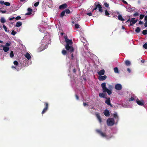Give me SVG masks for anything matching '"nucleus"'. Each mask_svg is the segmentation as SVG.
<instances>
[{"label": "nucleus", "mask_w": 147, "mask_h": 147, "mask_svg": "<svg viewBox=\"0 0 147 147\" xmlns=\"http://www.w3.org/2000/svg\"><path fill=\"white\" fill-rule=\"evenodd\" d=\"M99 2H96L95 3L94 5L95 6V7L92 10V12H93L94 10H96L98 8L99 9V11L100 13H102L103 12V10L102 9V7L101 5L99 4H98L96 5L97 3H98Z\"/></svg>", "instance_id": "nucleus-1"}, {"label": "nucleus", "mask_w": 147, "mask_h": 147, "mask_svg": "<svg viewBox=\"0 0 147 147\" xmlns=\"http://www.w3.org/2000/svg\"><path fill=\"white\" fill-rule=\"evenodd\" d=\"M115 123V120L113 118H109L107 120V123L108 125L109 126H112Z\"/></svg>", "instance_id": "nucleus-2"}, {"label": "nucleus", "mask_w": 147, "mask_h": 147, "mask_svg": "<svg viewBox=\"0 0 147 147\" xmlns=\"http://www.w3.org/2000/svg\"><path fill=\"white\" fill-rule=\"evenodd\" d=\"M65 48L66 50L70 53H72L74 51V49L71 45H65Z\"/></svg>", "instance_id": "nucleus-3"}, {"label": "nucleus", "mask_w": 147, "mask_h": 147, "mask_svg": "<svg viewBox=\"0 0 147 147\" xmlns=\"http://www.w3.org/2000/svg\"><path fill=\"white\" fill-rule=\"evenodd\" d=\"M65 42L66 43L65 45H71L73 43V42L72 40H69L67 38V36L65 37Z\"/></svg>", "instance_id": "nucleus-4"}, {"label": "nucleus", "mask_w": 147, "mask_h": 147, "mask_svg": "<svg viewBox=\"0 0 147 147\" xmlns=\"http://www.w3.org/2000/svg\"><path fill=\"white\" fill-rule=\"evenodd\" d=\"M96 132L99 134L102 137H106L107 136L106 134L102 132L100 130L97 129L96 130Z\"/></svg>", "instance_id": "nucleus-5"}, {"label": "nucleus", "mask_w": 147, "mask_h": 147, "mask_svg": "<svg viewBox=\"0 0 147 147\" xmlns=\"http://www.w3.org/2000/svg\"><path fill=\"white\" fill-rule=\"evenodd\" d=\"M44 103V105L45 106V107L43 109V110L42 112V114H43L45 113L46 112V111H47V110H48V103H47V102H45Z\"/></svg>", "instance_id": "nucleus-6"}, {"label": "nucleus", "mask_w": 147, "mask_h": 147, "mask_svg": "<svg viewBox=\"0 0 147 147\" xmlns=\"http://www.w3.org/2000/svg\"><path fill=\"white\" fill-rule=\"evenodd\" d=\"M107 99L105 101V103L107 104L108 105L110 106L111 107H113V105L110 103V98L108 97V98H106Z\"/></svg>", "instance_id": "nucleus-7"}, {"label": "nucleus", "mask_w": 147, "mask_h": 147, "mask_svg": "<svg viewBox=\"0 0 147 147\" xmlns=\"http://www.w3.org/2000/svg\"><path fill=\"white\" fill-rule=\"evenodd\" d=\"M115 88L117 90H120L122 89V86L120 84H117L115 85Z\"/></svg>", "instance_id": "nucleus-8"}, {"label": "nucleus", "mask_w": 147, "mask_h": 147, "mask_svg": "<svg viewBox=\"0 0 147 147\" xmlns=\"http://www.w3.org/2000/svg\"><path fill=\"white\" fill-rule=\"evenodd\" d=\"M95 115L99 122L101 123L102 122V119L100 117V114L98 113H95Z\"/></svg>", "instance_id": "nucleus-9"}, {"label": "nucleus", "mask_w": 147, "mask_h": 147, "mask_svg": "<svg viewBox=\"0 0 147 147\" xmlns=\"http://www.w3.org/2000/svg\"><path fill=\"white\" fill-rule=\"evenodd\" d=\"M107 78V76L106 75L102 76H99L98 78V80L100 81H103L105 80Z\"/></svg>", "instance_id": "nucleus-10"}, {"label": "nucleus", "mask_w": 147, "mask_h": 147, "mask_svg": "<svg viewBox=\"0 0 147 147\" xmlns=\"http://www.w3.org/2000/svg\"><path fill=\"white\" fill-rule=\"evenodd\" d=\"M103 92H107L109 95H110L112 93V90H109L107 88L105 89V90H104L103 91Z\"/></svg>", "instance_id": "nucleus-11"}, {"label": "nucleus", "mask_w": 147, "mask_h": 147, "mask_svg": "<svg viewBox=\"0 0 147 147\" xmlns=\"http://www.w3.org/2000/svg\"><path fill=\"white\" fill-rule=\"evenodd\" d=\"M103 92H107L109 95H110L112 93V90H109L107 88L105 89V90H104L103 91Z\"/></svg>", "instance_id": "nucleus-12"}, {"label": "nucleus", "mask_w": 147, "mask_h": 147, "mask_svg": "<svg viewBox=\"0 0 147 147\" xmlns=\"http://www.w3.org/2000/svg\"><path fill=\"white\" fill-rule=\"evenodd\" d=\"M104 114L106 117L109 116L110 115L109 111L108 109H105L104 112Z\"/></svg>", "instance_id": "nucleus-13"}, {"label": "nucleus", "mask_w": 147, "mask_h": 147, "mask_svg": "<svg viewBox=\"0 0 147 147\" xmlns=\"http://www.w3.org/2000/svg\"><path fill=\"white\" fill-rule=\"evenodd\" d=\"M67 7V5L66 3H64L59 6V8L60 9H64Z\"/></svg>", "instance_id": "nucleus-14"}, {"label": "nucleus", "mask_w": 147, "mask_h": 147, "mask_svg": "<svg viewBox=\"0 0 147 147\" xmlns=\"http://www.w3.org/2000/svg\"><path fill=\"white\" fill-rule=\"evenodd\" d=\"M137 103L139 105L141 106L144 105V102L143 100L140 101L137 99L136 100Z\"/></svg>", "instance_id": "nucleus-15"}, {"label": "nucleus", "mask_w": 147, "mask_h": 147, "mask_svg": "<svg viewBox=\"0 0 147 147\" xmlns=\"http://www.w3.org/2000/svg\"><path fill=\"white\" fill-rule=\"evenodd\" d=\"M105 72V71L104 69H102L100 71L98 72V74L100 76L103 75Z\"/></svg>", "instance_id": "nucleus-16"}, {"label": "nucleus", "mask_w": 147, "mask_h": 147, "mask_svg": "<svg viewBox=\"0 0 147 147\" xmlns=\"http://www.w3.org/2000/svg\"><path fill=\"white\" fill-rule=\"evenodd\" d=\"M28 12L26 13L25 14L26 15H30L32 14V10L30 8H28Z\"/></svg>", "instance_id": "nucleus-17"}, {"label": "nucleus", "mask_w": 147, "mask_h": 147, "mask_svg": "<svg viewBox=\"0 0 147 147\" xmlns=\"http://www.w3.org/2000/svg\"><path fill=\"white\" fill-rule=\"evenodd\" d=\"M25 56L27 59H28L29 60L31 58V57L30 54L28 53H27L25 55Z\"/></svg>", "instance_id": "nucleus-18"}, {"label": "nucleus", "mask_w": 147, "mask_h": 147, "mask_svg": "<svg viewBox=\"0 0 147 147\" xmlns=\"http://www.w3.org/2000/svg\"><path fill=\"white\" fill-rule=\"evenodd\" d=\"M101 87L102 88L103 91L104 90L106 89L107 88L106 87V83L105 82L101 84Z\"/></svg>", "instance_id": "nucleus-19"}, {"label": "nucleus", "mask_w": 147, "mask_h": 147, "mask_svg": "<svg viewBox=\"0 0 147 147\" xmlns=\"http://www.w3.org/2000/svg\"><path fill=\"white\" fill-rule=\"evenodd\" d=\"M3 50L5 52H7L9 50V47L4 46H3Z\"/></svg>", "instance_id": "nucleus-20"}, {"label": "nucleus", "mask_w": 147, "mask_h": 147, "mask_svg": "<svg viewBox=\"0 0 147 147\" xmlns=\"http://www.w3.org/2000/svg\"><path fill=\"white\" fill-rule=\"evenodd\" d=\"M22 24L21 22L20 21L17 22L16 23V26L18 27H19L22 25Z\"/></svg>", "instance_id": "nucleus-21"}, {"label": "nucleus", "mask_w": 147, "mask_h": 147, "mask_svg": "<svg viewBox=\"0 0 147 147\" xmlns=\"http://www.w3.org/2000/svg\"><path fill=\"white\" fill-rule=\"evenodd\" d=\"M118 18L119 20L121 21H123L125 20L123 18L122 16L121 15L119 14L118 16Z\"/></svg>", "instance_id": "nucleus-22"}, {"label": "nucleus", "mask_w": 147, "mask_h": 147, "mask_svg": "<svg viewBox=\"0 0 147 147\" xmlns=\"http://www.w3.org/2000/svg\"><path fill=\"white\" fill-rule=\"evenodd\" d=\"M125 62V65L127 66H129L131 65L130 62L128 60H126Z\"/></svg>", "instance_id": "nucleus-23"}, {"label": "nucleus", "mask_w": 147, "mask_h": 147, "mask_svg": "<svg viewBox=\"0 0 147 147\" xmlns=\"http://www.w3.org/2000/svg\"><path fill=\"white\" fill-rule=\"evenodd\" d=\"M99 96L101 98H104L105 97V94L103 93H99Z\"/></svg>", "instance_id": "nucleus-24"}, {"label": "nucleus", "mask_w": 147, "mask_h": 147, "mask_svg": "<svg viewBox=\"0 0 147 147\" xmlns=\"http://www.w3.org/2000/svg\"><path fill=\"white\" fill-rule=\"evenodd\" d=\"M135 19V18H132L131 20L130 21V22L133 23V24H135L137 21V20H136Z\"/></svg>", "instance_id": "nucleus-25"}, {"label": "nucleus", "mask_w": 147, "mask_h": 147, "mask_svg": "<svg viewBox=\"0 0 147 147\" xmlns=\"http://www.w3.org/2000/svg\"><path fill=\"white\" fill-rule=\"evenodd\" d=\"M1 22L2 23H4L6 22V20L5 18L3 17H2L0 19Z\"/></svg>", "instance_id": "nucleus-26"}, {"label": "nucleus", "mask_w": 147, "mask_h": 147, "mask_svg": "<svg viewBox=\"0 0 147 147\" xmlns=\"http://www.w3.org/2000/svg\"><path fill=\"white\" fill-rule=\"evenodd\" d=\"M140 31V29L139 27H137L135 30V32L137 33H139Z\"/></svg>", "instance_id": "nucleus-27"}, {"label": "nucleus", "mask_w": 147, "mask_h": 147, "mask_svg": "<svg viewBox=\"0 0 147 147\" xmlns=\"http://www.w3.org/2000/svg\"><path fill=\"white\" fill-rule=\"evenodd\" d=\"M114 71L116 73H119L118 68L117 67H115L114 68Z\"/></svg>", "instance_id": "nucleus-28"}, {"label": "nucleus", "mask_w": 147, "mask_h": 147, "mask_svg": "<svg viewBox=\"0 0 147 147\" xmlns=\"http://www.w3.org/2000/svg\"><path fill=\"white\" fill-rule=\"evenodd\" d=\"M65 13V11H62L60 14V16L61 17H63Z\"/></svg>", "instance_id": "nucleus-29"}, {"label": "nucleus", "mask_w": 147, "mask_h": 147, "mask_svg": "<svg viewBox=\"0 0 147 147\" xmlns=\"http://www.w3.org/2000/svg\"><path fill=\"white\" fill-rule=\"evenodd\" d=\"M62 53L63 55H65L67 54V52L65 50H63L62 51Z\"/></svg>", "instance_id": "nucleus-30"}, {"label": "nucleus", "mask_w": 147, "mask_h": 147, "mask_svg": "<svg viewBox=\"0 0 147 147\" xmlns=\"http://www.w3.org/2000/svg\"><path fill=\"white\" fill-rule=\"evenodd\" d=\"M64 11L67 13L69 14L70 13V10L68 9H66Z\"/></svg>", "instance_id": "nucleus-31"}, {"label": "nucleus", "mask_w": 147, "mask_h": 147, "mask_svg": "<svg viewBox=\"0 0 147 147\" xmlns=\"http://www.w3.org/2000/svg\"><path fill=\"white\" fill-rule=\"evenodd\" d=\"M113 117L115 118H117V119L118 118V116L117 114L116 113H115L114 114Z\"/></svg>", "instance_id": "nucleus-32"}, {"label": "nucleus", "mask_w": 147, "mask_h": 147, "mask_svg": "<svg viewBox=\"0 0 147 147\" xmlns=\"http://www.w3.org/2000/svg\"><path fill=\"white\" fill-rule=\"evenodd\" d=\"M10 56L11 57H13L14 56V54L13 52L12 51H11L10 52Z\"/></svg>", "instance_id": "nucleus-33"}, {"label": "nucleus", "mask_w": 147, "mask_h": 147, "mask_svg": "<svg viewBox=\"0 0 147 147\" xmlns=\"http://www.w3.org/2000/svg\"><path fill=\"white\" fill-rule=\"evenodd\" d=\"M105 14L106 16H108L110 15V13H109L107 10H106L105 11Z\"/></svg>", "instance_id": "nucleus-34"}, {"label": "nucleus", "mask_w": 147, "mask_h": 147, "mask_svg": "<svg viewBox=\"0 0 147 147\" xmlns=\"http://www.w3.org/2000/svg\"><path fill=\"white\" fill-rule=\"evenodd\" d=\"M3 27L5 31L6 32H7L8 30L7 27L5 25H3Z\"/></svg>", "instance_id": "nucleus-35"}, {"label": "nucleus", "mask_w": 147, "mask_h": 147, "mask_svg": "<svg viewBox=\"0 0 147 147\" xmlns=\"http://www.w3.org/2000/svg\"><path fill=\"white\" fill-rule=\"evenodd\" d=\"M39 1H38L34 4V5L35 7H37L39 4Z\"/></svg>", "instance_id": "nucleus-36"}, {"label": "nucleus", "mask_w": 147, "mask_h": 147, "mask_svg": "<svg viewBox=\"0 0 147 147\" xmlns=\"http://www.w3.org/2000/svg\"><path fill=\"white\" fill-rule=\"evenodd\" d=\"M142 34L144 35H146L147 34V31L146 30H144L142 31Z\"/></svg>", "instance_id": "nucleus-37"}, {"label": "nucleus", "mask_w": 147, "mask_h": 147, "mask_svg": "<svg viewBox=\"0 0 147 147\" xmlns=\"http://www.w3.org/2000/svg\"><path fill=\"white\" fill-rule=\"evenodd\" d=\"M4 5L6 6H9L10 5V4L9 2H5Z\"/></svg>", "instance_id": "nucleus-38"}, {"label": "nucleus", "mask_w": 147, "mask_h": 147, "mask_svg": "<svg viewBox=\"0 0 147 147\" xmlns=\"http://www.w3.org/2000/svg\"><path fill=\"white\" fill-rule=\"evenodd\" d=\"M143 47L144 48L147 49V43H145L143 45Z\"/></svg>", "instance_id": "nucleus-39"}, {"label": "nucleus", "mask_w": 147, "mask_h": 147, "mask_svg": "<svg viewBox=\"0 0 147 147\" xmlns=\"http://www.w3.org/2000/svg\"><path fill=\"white\" fill-rule=\"evenodd\" d=\"M144 15L140 14V19H141V20L144 17Z\"/></svg>", "instance_id": "nucleus-40"}, {"label": "nucleus", "mask_w": 147, "mask_h": 147, "mask_svg": "<svg viewBox=\"0 0 147 147\" xmlns=\"http://www.w3.org/2000/svg\"><path fill=\"white\" fill-rule=\"evenodd\" d=\"M13 64L15 65H18V63L17 61H15L13 62Z\"/></svg>", "instance_id": "nucleus-41"}, {"label": "nucleus", "mask_w": 147, "mask_h": 147, "mask_svg": "<svg viewBox=\"0 0 147 147\" xmlns=\"http://www.w3.org/2000/svg\"><path fill=\"white\" fill-rule=\"evenodd\" d=\"M134 100V98L133 97H131L129 99V101H131Z\"/></svg>", "instance_id": "nucleus-42"}, {"label": "nucleus", "mask_w": 147, "mask_h": 147, "mask_svg": "<svg viewBox=\"0 0 147 147\" xmlns=\"http://www.w3.org/2000/svg\"><path fill=\"white\" fill-rule=\"evenodd\" d=\"M16 33V32L14 30H13L11 33V34L13 35H15Z\"/></svg>", "instance_id": "nucleus-43"}, {"label": "nucleus", "mask_w": 147, "mask_h": 147, "mask_svg": "<svg viewBox=\"0 0 147 147\" xmlns=\"http://www.w3.org/2000/svg\"><path fill=\"white\" fill-rule=\"evenodd\" d=\"M104 5L105 7H108L109 6V4L106 2L105 3Z\"/></svg>", "instance_id": "nucleus-44"}, {"label": "nucleus", "mask_w": 147, "mask_h": 147, "mask_svg": "<svg viewBox=\"0 0 147 147\" xmlns=\"http://www.w3.org/2000/svg\"><path fill=\"white\" fill-rule=\"evenodd\" d=\"M75 28H79V25L78 24H76L75 25Z\"/></svg>", "instance_id": "nucleus-45"}, {"label": "nucleus", "mask_w": 147, "mask_h": 147, "mask_svg": "<svg viewBox=\"0 0 147 147\" xmlns=\"http://www.w3.org/2000/svg\"><path fill=\"white\" fill-rule=\"evenodd\" d=\"M5 2L3 1H0V4H1L2 5H3L4 4Z\"/></svg>", "instance_id": "nucleus-46"}, {"label": "nucleus", "mask_w": 147, "mask_h": 147, "mask_svg": "<svg viewBox=\"0 0 147 147\" xmlns=\"http://www.w3.org/2000/svg\"><path fill=\"white\" fill-rule=\"evenodd\" d=\"M21 17L20 16H18L15 18V19L16 20H19L21 19Z\"/></svg>", "instance_id": "nucleus-47"}, {"label": "nucleus", "mask_w": 147, "mask_h": 147, "mask_svg": "<svg viewBox=\"0 0 147 147\" xmlns=\"http://www.w3.org/2000/svg\"><path fill=\"white\" fill-rule=\"evenodd\" d=\"M10 44L8 42H7L5 44V47H9L10 46Z\"/></svg>", "instance_id": "nucleus-48"}, {"label": "nucleus", "mask_w": 147, "mask_h": 147, "mask_svg": "<svg viewBox=\"0 0 147 147\" xmlns=\"http://www.w3.org/2000/svg\"><path fill=\"white\" fill-rule=\"evenodd\" d=\"M139 15V13H138L136 12V13H134V14L133 15L135 16H138Z\"/></svg>", "instance_id": "nucleus-49"}, {"label": "nucleus", "mask_w": 147, "mask_h": 147, "mask_svg": "<svg viewBox=\"0 0 147 147\" xmlns=\"http://www.w3.org/2000/svg\"><path fill=\"white\" fill-rule=\"evenodd\" d=\"M0 12L1 13H5L6 12V10H0Z\"/></svg>", "instance_id": "nucleus-50"}, {"label": "nucleus", "mask_w": 147, "mask_h": 147, "mask_svg": "<svg viewBox=\"0 0 147 147\" xmlns=\"http://www.w3.org/2000/svg\"><path fill=\"white\" fill-rule=\"evenodd\" d=\"M87 14L89 16H90L92 15V13L91 12L88 13H87Z\"/></svg>", "instance_id": "nucleus-51"}, {"label": "nucleus", "mask_w": 147, "mask_h": 147, "mask_svg": "<svg viewBox=\"0 0 147 147\" xmlns=\"http://www.w3.org/2000/svg\"><path fill=\"white\" fill-rule=\"evenodd\" d=\"M75 97H76V99L77 100H78L79 99V96H78L77 95V94H76L75 95Z\"/></svg>", "instance_id": "nucleus-52"}, {"label": "nucleus", "mask_w": 147, "mask_h": 147, "mask_svg": "<svg viewBox=\"0 0 147 147\" xmlns=\"http://www.w3.org/2000/svg\"><path fill=\"white\" fill-rule=\"evenodd\" d=\"M144 26L145 27H147V21H146L145 23H144Z\"/></svg>", "instance_id": "nucleus-53"}, {"label": "nucleus", "mask_w": 147, "mask_h": 147, "mask_svg": "<svg viewBox=\"0 0 147 147\" xmlns=\"http://www.w3.org/2000/svg\"><path fill=\"white\" fill-rule=\"evenodd\" d=\"M123 2L125 4H128L127 3L126 1H125L123 0Z\"/></svg>", "instance_id": "nucleus-54"}, {"label": "nucleus", "mask_w": 147, "mask_h": 147, "mask_svg": "<svg viewBox=\"0 0 147 147\" xmlns=\"http://www.w3.org/2000/svg\"><path fill=\"white\" fill-rule=\"evenodd\" d=\"M76 71V70L75 68H74L73 69V72L74 73H75Z\"/></svg>", "instance_id": "nucleus-55"}, {"label": "nucleus", "mask_w": 147, "mask_h": 147, "mask_svg": "<svg viewBox=\"0 0 147 147\" xmlns=\"http://www.w3.org/2000/svg\"><path fill=\"white\" fill-rule=\"evenodd\" d=\"M15 18L14 17H12L11 18H9V20L10 21L14 19H15Z\"/></svg>", "instance_id": "nucleus-56"}, {"label": "nucleus", "mask_w": 147, "mask_h": 147, "mask_svg": "<svg viewBox=\"0 0 147 147\" xmlns=\"http://www.w3.org/2000/svg\"><path fill=\"white\" fill-rule=\"evenodd\" d=\"M74 58V56L73 54H72L71 55V59H73Z\"/></svg>", "instance_id": "nucleus-57"}, {"label": "nucleus", "mask_w": 147, "mask_h": 147, "mask_svg": "<svg viewBox=\"0 0 147 147\" xmlns=\"http://www.w3.org/2000/svg\"><path fill=\"white\" fill-rule=\"evenodd\" d=\"M139 24H143V22L141 21H140L139 22Z\"/></svg>", "instance_id": "nucleus-58"}, {"label": "nucleus", "mask_w": 147, "mask_h": 147, "mask_svg": "<svg viewBox=\"0 0 147 147\" xmlns=\"http://www.w3.org/2000/svg\"><path fill=\"white\" fill-rule=\"evenodd\" d=\"M127 70L130 73L131 72V70L129 68H127Z\"/></svg>", "instance_id": "nucleus-59"}, {"label": "nucleus", "mask_w": 147, "mask_h": 147, "mask_svg": "<svg viewBox=\"0 0 147 147\" xmlns=\"http://www.w3.org/2000/svg\"><path fill=\"white\" fill-rule=\"evenodd\" d=\"M83 104L84 106H86L88 105V104L85 102H83Z\"/></svg>", "instance_id": "nucleus-60"}, {"label": "nucleus", "mask_w": 147, "mask_h": 147, "mask_svg": "<svg viewBox=\"0 0 147 147\" xmlns=\"http://www.w3.org/2000/svg\"><path fill=\"white\" fill-rule=\"evenodd\" d=\"M144 19L145 21H147V16H146L145 17Z\"/></svg>", "instance_id": "nucleus-61"}, {"label": "nucleus", "mask_w": 147, "mask_h": 147, "mask_svg": "<svg viewBox=\"0 0 147 147\" xmlns=\"http://www.w3.org/2000/svg\"><path fill=\"white\" fill-rule=\"evenodd\" d=\"M141 62L142 63H144V62H145V61L144 60H141Z\"/></svg>", "instance_id": "nucleus-62"}, {"label": "nucleus", "mask_w": 147, "mask_h": 147, "mask_svg": "<svg viewBox=\"0 0 147 147\" xmlns=\"http://www.w3.org/2000/svg\"><path fill=\"white\" fill-rule=\"evenodd\" d=\"M133 24V23H132V22H130V26H133V24Z\"/></svg>", "instance_id": "nucleus-63"}, {"label": "nucleus", "mask_w": 147, "mask_h": 147, "mask_svg": "<svg viewBox=\"0 0 147 147\" xmlns=\"http://www.w3.org/2000/svg\"><path fill=\"white\" fill-rule=\"evenodd\" d=\"M11 67H12V68H16V67L14 66H12Z\"/></svg>", "instance_id": "nucleus-64"}]
</instances>
